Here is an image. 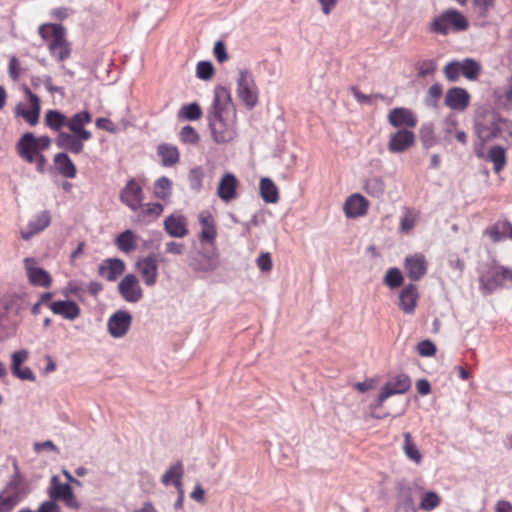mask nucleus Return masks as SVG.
<instances>
[{
    "instance_id": "f257e3e1",
    "label": "nucleus",
    "mask_w": 512,
    "mask_h": 512,
    "mask_svg": "<svg viewBox=\"0 0 512 512\" xmlns=\"http://www.w3.org/2000/svg\"><path fill=\"white\" fill-rule=\"evenodd\" d=\"M211 136L217 144H227L237 137V113L231 95L225 87H217L208 114Z\"/></svg>"
},
{
    "instance_id": "f03ea898",
    "label": "nucleus",
    "mask_w": 512,
    "mask_h": 512,
    "mask_svg": "<svg viewBox=\"0 0 512 512\" xmlns=\"http://www.w3.org/2000/svg\"><path fill=\"white\" fill-rule=\"evenodd\" d=\"M52 140L47 135L36 136L25 132L16 143L18 156L28 164H35L39 172H44L47 159L43 152L51 146Z\"/></svg>"
},
{
    "instance_id": "7ed1b4c3",
    "label": "nucleus",
    "mask_w": 512,
    "mask_h": 512,
    "mask_svg": "<svg viewBox=\"0 0 512 512\" xmlns=\"http://www.w3.org/2000/svg\"><path fill=\"white\" fill-rule=\"evenodd\" d=\"M468 27V20L462 13L455 9H449L433 19L430 30L437 34L447 35L450 31H465Z\"/></svg>"
},
{
    "instance_id": "20e7f679",
    "label": "nucleus",
    "mask_w": 512,
    "mask_h": 512,
    "mask_svg": "<svg viewBox=\"0 0 512 512\" xmlns=\"http://www.w3.org/2000/svg\"><path fill=\"white\" fill-rule=\"evenodd\" d=\"M411 387V379L406 374H397L391 377L382 387L378 395L376 404L372 405V417L382 419L388 416V413L383 415L376 413V410L384 405V402L392 395L406 393Z\"/></svg>"
},
{
    "instance_id": "39448f33",
    "label": "nucleus",
    "mask_w": 512,
    "mask_h": 512,
    "mask_svg": "<svg viewBox=\"0 0 512 512\" xmlns=\"http://www.w3.org/2000/svg\"><path fill=\"white\" fill-rule=\"evenodd\" d=\"M237 95L247 108L252 109L257 105L258 89L251 72L240 71L237 80Z\"/></svg>"
},
{
    "instance_id": "423d86ee",
    "label": "nucleus",
    "mask_w": 512,
    "mask_h": 512,
    "mask_svg": "<svg viewBox=\"0 0 512 512\" xmlns=\"http://www.w3.org/2000/svg\"><path fill=\"white\" fill-rule=\"evenodd\" d=\"M119 199L131 211L137 212L145 199L142 183L136 178H130L120 191Z\"/></svg>"
},
{
    "instance_id": "0eeeda50",
    "label": "nucleus",
    "mask_w": 512,
    "mask_h": 512,
    "mask_svg": "<svg viewBox=\"0 0 512 512\" xmlns=\"http://www.w3.org/2000/svg\"><path fill=\"white\" fill-rule=\"evenodd\" d=\"M25 93L29 99L30 105L18 103L15 107V117H21L30 126H35L39 122L41 102L39 97L32 93L30 88H25Z\"/></svg>"
},
{
    "instance_id": "6e6552de",
    "label": "nucleus",
    "mask_w": 512,
    "mask_h": 512,
    "mask_svg": "<svg viewBox=\"0 0 512 512\" xmlns=\"http://www.w3.org/2000/svg\"><path fill=\"white\" fill-rule=\"evenodd\" d=\"M481 285L489 292L504 284L506 281H512V270L492 265L483 272L479 279Z\"/></svg>"
},
{
    "instance_id": "1a4fd4ad",
    "label": "nucleus",
    "mask_w": 512,
    "mask_h": 512,
    "mask_svg": "<svg viewBox=\"0 0 512 512\" xmlns=\"http://www.w3.org/2000/svg\"><path fill=\"white\" fill-rule=\"evenodd\" d=\"M24 267L28 281L31 285L46 289L51 287L53 283L51 275L45 269L37 267V260L35 258H25Z\"/></svg>"
},
{
    "instance_id": "9d476101",
    "label": "nucleus",
    "mask_w": 512,
    "mask_h": 512,
    "mask_svg": "<svg viewBox=\"0 0 512 512\" xmlns=\"http://www.w3.org/2000/svg\"><path fill=\"white\" fill-rule=\"evenodd\" d=\"M118 292L129 303H136L143 297V290L134 274L125 275L118 284Z\"/></svg>"
},
{
    "instance_id": "9b49d317",
    "label": "nucleus",
    "mask_w": 512,
    "mask_h": 512,
    "mask_svg": "<svg viewBox=\"0 0 512 512\" xmlns=\"http://www.w3.org/2000/svg\"><path fill=\"white\" fill-rule=\"evenodd\" d=\"M416 135L409 129H398L389 137L387 144L388 150L391 153H402L415 145Z\"/></svg>"
},
{
    "instance_id": "f8f14e48",
    "label": "nucleus",
    "mask_w": 512,
    "mask_h": 512,
    "mask_svg": "<svg viewBox=\"0 0 512 512\" xmlns=\"http://www.w3.org/2000/svg\"><path fill=\"white\" fill-rule=\"evenodd\" d=\"M191 269L196 273H210L220 265L219 253L212 250L210 253H197L190 261Z\"/></svg>"
},
{
    "instance_id": "ddd939ff",
    "label": "nucleus",
    "mask_w": 512,
    "mask_h": 512,
    "mask_svg": "<svg viewBox=\"0 0 512 512\" xmlns=\"http://www.w3.org/2000/svg\"><path fill=\"white\" fill-rule=\"evenodd\" d=\"M500 118L495 114L489 115L487 118L476 123V132L480 141L488 142L500 136Z\"/></svg>"
},
{
    "instance_id": "4468645a",
    "label": "nucleus",
    "mask_w": 512,
    "mask_h": 512,
    "mask_svg": "<svg viewBox=\"0 0 512 512\" xmlns=\"http://www.w3.org/2000/svg\"><path fill=\"white\" fill-rule=\"evenodd\" d=\"M471 96L469 92L462 87H452L445 94V105L455 111L462 112L470 105Z\"/></svg>"
},
{
    "instance_id": "2eb2a0df",
    "label": "nucleus",
    "mask_w": 512,
    "mask_h": 512,
    "mask_svg": "<svg viewBox=\"0 0 512 512\" xmlns=\"http://www.w3.org/2000/svg\"><path fill=\"white\" fill-rule=\"evenodd\" d=\"M38 33L46 42L48 50L66 39V29L55 23H44L39 26Z\"/></svg>"
},
{
    "instance_id": "dca6fc26",
    "label": "nucleus",
    "mask_w": 512,
    "mask_h": 512,
    "mask_svg": "<svg viewBox=\"0 0 512 512\" xmlns=\"http://www.w3.org/2000/svg\"><path fill=\"white\" fill-rule=\"evenodd\" d=\"M132 323V316L128 311L119 310L115 312L108 320V331L116 338L124 336Z\"/></svg>"
},
{
    "instance_id": "f3484780",
    "label": "nucleus",
    "mask_w": 512,
    "mask_h": 512,
    "mask_svg": "<svg viewBox=\"0 0 512 512\" xmlns=\"http://www.w3.org/2000/svg\"><path fill=\"white\" fill-rule=\"evenodd\" d=\"M388 122L399 129H413L418 120L414 113L407 108H394L388 114Z\"/></svg>"
},
{
    "instance_id": "a211bd4d",
    "label": "nucleus",
    "mask_w": 512,
    "mask_h": 512,
    "mask_svg": "<svg viewBox=\"0 0 512 512\" xmlns=\"http://www.w3.org/2000/svg\"><path fill=\"white\" fill-rule=\"evenodd\" d=\"M404 268L411 280H420L427 272L425 256L421 253L407 256L404 262Z\"/></svg>"
},
{
    "instance_id": "6ab92c4d",
    "label": "nucleus",
    "mask_w": 512,
    "mask_h": 512,
    "mask_svg": "<svg viewBox=\"0 0 512 512\" xmlns=\"http://www.w3.org/2000/svg\"><path fill=\"white\" fill-rule=\"evenodd\" d=\"M48 308L53 314L69 321H74L81 315L79 305L71 300H57L53 303H48Z\"/></svg>"
},
{
    "instance_id": "aec40b11",
    "label": "nucleus",
    "mask_w": 512,
    "mask_h": 512,
    "mask_svg": "<svg viewBox=\"0 0 512 512\" xmlns=\"http://www.w3.org/2000/svg\"><path fill=\"white\" fill-rule=\"evenodd\" d=\"M92 120L91 114L88 111H82L74 114L71 118H67L66 126L69 128L72 134H76L82 139L90 140L92 134L90 131L85 129V126Z\"/></svg>"
},
{
    "instance_id": "412c9836",
    "label": "nucleus",
    "mask_w": 512,
    "mask_h": 512,
    "mask_svg": "<svg viewBox=\"0 0 512 512\" xmlns=\"http://www.w3.org/2000/svg\"><path fill=\"white\" fill-rule=\"evenodd\" d=\"M239 181L232 173H225L218 184L217 195L224 202L234 200L238 193Z\"/></svg>"
},
{
    "instance_id": "4be33fe9",
    "label": "nucleus",
    "mask_w": 512,
    "mask_h": 512,
    "mask_svg": "<svg viewBox=\"0 0 512 512\" xmlns=\"http://www.w3.org/2000/svg\"><path fill=\"white\" fill-rule=\"evenodd\" d=\"M368 208V200L358 193L350 195L344 203V212L348 218L362 217L367 214Z\"/></svg>"
},
{
    "instance_id": "5701e85b",
    "label": "nucleus",
    "mask_w": 512,
    "mask_h": 512,
    "mask_svg": "<svg viewBox=\"0 0 512 512\" xmlns=\"http://www.w3.org/2000/svg\"><path fill=\"white\" fill-rule=\"evenodd\" d=\"M125 263L118 258H108L99 265L98 274L107 281L113 282L125 271Z\"/></svg>"
},
{
    "instance_id": "b1692460",
    "label": "nucleus",
    "mask_w": 512,
    "mask_h": 512,
    "mask_svg": "<svg viewBox=\"0 0 512 512\" xmlns=\"http://www.w3.org/2000/svg\"><path fill=\"white\" fill-rule=\"evenodd\" d=\"M137 268L146 286H154L158 278V265L153 256H147L137 262Z\"/></svg>"
},
{
    "instance_id": "393cba45",
    "label": "nucleus",
    "mask_w": 512,
    "mask_h": 512,
    "mask_svg": "<svg viewBox=\"0 0 512 512\" xmlns=\"http://www.w3.org/2000/svg\"><path fill=\"white\" fill-rule=\"evenodd\" d=\"M164 229L172 237L183 238L189 233L187 220L181 214H171L164 220Z\"/></svg>"
},
{
    "instance_id": "a878e982",
    "label": "nucleus",
    "mask_w": 512,
    "mask_h": 512,
    "mask_svg": "<svg viewBox=\"0 0 512 512\" xmlns=\"http://www.w3.org/2000/svg\"><path fill=\"white\" fill-rule=\"evenodd\" d=\"M484 235L488 236L494 243H498L507 238L512 240V224L508 220H499L484 230Z\"/></svg>"
},
{
    "instance_id": "bb28decb",
    "label": "nucleus",
    "mask_w": 512,
    "mask_h": 512,
    "mask_svg": "<svg viewBox=\"0 0 512 512\" xmlns=\"http://www.w3.org/2000/svg\"><path fill=\"white\" fill-rule=\"evenodd\" d=\"M198 220L201 226L200 240L214 242L217 237V228L211 212L208 210L201 211Z\"/></svg>"
},
{
    "instance_id": "cd10ccee",
    "label": "nucleus",
    "mask_w": 512,
    "mask_h": 512,
    "mask_svg": "<svg viewBox=\"0 0 512 512\" xmlns=\"http://www.w3.org/2000/svg\"><path fill=\"white\" fill-rule=\"evenodd\" d=\"M419 293L416 285L408 284L400 292L399 307L406 314H412L417 306Z\"/></svg>"
},
{
    "instance_id": "c85d7f7f",
    "label": "nucleus",
    "mask_w": 512,
    "mask_h": 512,
    "mask_svg": "<svg viewBox=\"0 0 512 512\" xmlns=\"http://www.w3.org/2000/svg\"><path fill=\"white\" fill-rule=\"evenodd\" d=\"M88 139H82L76 134L59 132L56 138V144L59 148L65 149L73 154H79L83 151L84 142Z\"/></svg>"
},
{
    "instance_id": "c756f323",
    "label": "nucleus",
    "mask_w": 512,
    "mask_h": 512,
    "mask_svg": "<svg viewBox=\"0 0 512 512\" xmlns=\"http://www.w3.org/2000/svg\"><path fill=\"white\" fill-rule=\"evenodd\" d=\"M156 152L164 167H173L180 161V152L175 145L161 143L157 146Z\"/></svg>"
},
{
    "instance_id": "7c9ffc66",
    "label": "nucleus",
    "mask_w": 512,
    "mask_h": 512,
    "mask_svg": "<svg viewBox=\"0 0 512 512\" xmlns=\"http://www.w3.org/2000/svg\"><path fill=\"white\" fill-rule=\"evenodd\" d=\"M51 222V216L49 212L42 211L35 215L32 220H30L28 224L29 230L22 231V238L25 240L30 239L33 235L43 231L45 228L49 226Z\"/></svg>"
},
{
    "instance_id": "2f4dec72",
    "label": "nucleus",
    "mask_w": 512,
    "mask_h": 512,
    "mask_svg": "<svg viewBox=\"0 0 512 512\" xmlns=\"http://www.w3.org/2000/svg\"><path fill=\"white\" fill-rule=\"evenodd\" d=\"M164 207L160 203L150 202L143 204L142 207L136 212L137 221L139 223H147L157 219L163 212Z\"/></svg>"
},
{
    "instance_id": "473e14b6",
    "label": "nucleus",
    "mask_w": 512,
    "mask_h": 512,
    "mask_svg": "<svg viewBox=\"0 0 512 512\" xmlns=\"http://www.w3.org/2000/svg\"><path fill=\"white\" fill-rule=\"evenodd\" d=\"M54 164L57 171L65 178H75L76 166L66 153H57L54 156Z\"/></svg>"
},
{
    "instance_id": "72a5a7b5",
    "label": "nucleus",
    "mask_w": 512,
    "mask_h": 512,
    "mask_svg": "<svg viewBox=\"0 0 512 512\" xmlns=\"http://www.w3.org/2000/svg\"><path fill=\"white\" fill-rule=\"evenodd\" d=\"M72 491L73 489L68 483H61L58 476H52L48 488V494L52 500L55 502L57 500L63 501Z\"/></svg>"
},
{
    "instance_id": "f704fd0d",
    "label": "nucleus",
    "mask_w": 512,
    "mask_h": 512,
    "mask_svg": "<svg viewBox=\"0 0 512 512\" xmlns=\"http://www.w3.org/2000/svg\"><path fill=\"white\" fill-rule=\"evenodd\" d=\"M115 245L121 252L129 254L137 248V235L132 230H125L117 235Z\"/></svg>"
},
{
    "instance_id": "c9c22d12",
    "label": "nucleus",
    "mask_w": 512,
    "mask_h": 512,
    "mask_svg": "<svg viewBox=\"0 0 512 512\" xmlns=\"http://www.w3.org/2000/svg\"><path fill=\"white\" fill-rule=\"evenodd\" d=\"M260 196L265 203H276L279 200V191L270 178H261L259 183Z\"/></svg>"
},
{
    "instance_id": "e433bc0d",
    "label": "nucleus",
    "mask_w": 512,
    "mask_h": 512,
    "mask_svg": "<svg viewBox=\"0 0 512 512\" xmlns=\"http://www.w3.org/2000/svg\"><path fill=\"white\" fill-rule=\"evenodd\" d=\"M22 297L16 292H7L0 298V309L6 314H18L22 306Z\"/></svg>"
},
{
    "instance_id": "4c0bfd02",
    "label": "nucleus",
    "mask_w": 512,
    "mask_h": 512,
    "mask_svg": "<svg viewBox=\"0 0 512 512\" xmlns=\"http://www.w3.org/2000/svg\"><path fill=\"white\" fill-rule=\"evenodd\" d=\"M487 160L493 163L495 173L502 171L506 165V150L502 146H493L489 149Z\"/></svg>"
},
{
    "instance_id": "58836bf2",
    "label": "nucleus",
    "mask_w": 512,
    "mask_h": 512,
    "mask_svg": "<svg viewBox=\"0 0 512 512\" xmlns=\"http://www.w3.org/2000/svg\"><path fill=\"white\" fill-rule=\"evenodd\" d=\"M461 74L468 80L475 81L482 72L479 62L472 58H465L461 61Z\"/></svg>"
},
{
    "instance_id": "ea45409f",
    "label": "nucleus",
    "mask_w": 512,
    "mask_h": 512,
    "mask_svg": "<svg viewBox=\"0 0 512 512\" xmlns=\"http://www.w3.org/2000/svg\"><path fill=\"white\" fill-rule=\"evenodd\" d=\"M172 187V181L169 178L162 176L158 178L154 183V196L160 200L166 201L172 194Z\"/></svg>"
},
{
    "instance_id": "a19ab883",
    "label": "nucleus",
    "mask_w": 512,
    "mask_h": 512,
    "mask_svg": "<svg viewBox=\"0 0 512 512\" xmlns=\"http://www.w3.org/2000/svg\"><path fill=\"white\" fill-rule=\"evenodd\" d=\"M45 125L54 130L60 131L67 123V117L58 110H48L44 118Z\"/></svg>"
},
{
    "instance_id": "79ce46f5",
    "label": "nucleus",
    "mask_w": 512,
    "mask_h": 512,
    "mask_svg": "<svg viewBox=\"0 0 512 512\" xmlns=\"http://www.w3.org/2000/svg\"><path fill=\"white\" fill-rule=\"evenodd\" d=\"M365 192L375 198H380L385 192V182L380 176L368 178L364 184Z\"/></svg>"
},
{
    "instance_id": "37998d69",
    "label": "nucleus",
    "mask_w": 512,
    "mask_h": 512,
    "mask_svg": "<svg viewBox=\"0 0 512 512\" xmlns=\"http://www.w3.org/2000/svg\"><path fill=\"white\" fill-rule=\"evenodd\" d=\"M183 475V466L181 462L171 466L162 476V483L169 485L173 483L177 488L181 487V478Z\"/></svg>"
},
{
    "instance_id": "c03bdc74",
    "label": "nucleus",
    "mask_w": 512,
    "mask_h": 512,
    "mask_svg": "<svg viewBox=\"0 0 512 512\" xmlns=\"http://www.w3.org/2000/svg\"><path fill=\"white\" fill-rule=\"evenodd\" d=\"M21 499L22 496L17 491L7 492L3 490L0 494V512H11Z\"/></svg>"
},
{
    "instance_id": "a18cd8bd",
    "label": "nucleus",
    "mask_w": 512,
    "mask_h": 512,
    "mask_svg": "<svg viewBox=\"0 0 512 512\" xmlns=\"http://www.w3.org/2000/svg\"><path fill=\"white\" fill-rule=\"evenodd\" d=\"M50 55L57 61L63 62L70 58L72 53L71 43L66 39L49 50Z\"/></svg>"
},
{
    "instance_id": "49530a36",
    "label": "nucleus",
    "mask_w": 512,
    "mask_h": 512,
    "mask_svg": "<svg viewBox=\"0 0 512 512\" xmlns=\"http://www.w3.org/2000/svg\"><path fill=\"white\" fill-rule=\"evenodd\" d=\"M202 109L197 103L183 105L179 112L178 118L182 120L196 121L202 117Z\"/></svg>"
},
{
    "instance_id": "de8ad7c7",
    "label": "nucleus",
    "mask_w": 512,
    "mask_h": 512,
    "mask_svg": "<svg viewBox=\"0 0 512 512\" xmlns=\"http://www.w3.org/2000/svg\"><path fill=\"white\" fill-rule=\"evenodd\" d=\"M404 444H403V450L406 456L414 461L415 463L419 464L422 460V455L419 452L418 448L416 447L415 443L412 440L411 434L409 432L404 433Z\"/></svg>"
},
{
    "instance_id": "09e8293b",
    "label": "nucleus",
    "mask_w": 512,
    "mask_h": 512,
    "mask_svg": "<svg viewBox=\"0 0 512 512\" xmlns=\"http://www.w3.org/2000/svg\"><path fill=\"white\" fill-rule=\"evenodd\" d=\"M418 218V211L412 208H406L400 221V230L402 232L409 233L414 228Z\"/></svg>"
},
{
    "instance_id": "8fccbe9b",
    "label": "nucleus",
    "mask_w": 512,
    "mask_h": 512,
    "mask_svg": "<svg viewBox=\"0 0 512 512\" xmlns=\"http://www.w3.org/2000/svg\"><path fill=\"white\" fill-rule=\"evenodd\" d=\"M14 474L10 481L6 485L5 489L7 492H18L23 497L24 494V479L19 471L18 464L14 462Z\"/></svg>"
},
{
    "instance_id": "3c124183",
    "label": "nucleus",
    "mask_w": 512,
    "mask_h": 512,
    "mask_svg": "<svg viewBox=\"0 0 512 512\" xmlns=\"http://www.w3.org/2000/svg\"><path fill=\"white\" fill-rule=\"evenodd\" d=\"M443 94V87L440 83H434L431 85L427 91L425 97V104L433 109L438 108L439 100Z\"/></svg>"
},
{
    "instance_id": "603ef678",
    "label": "nucleus",
    "mask_w": 512,
    "mask_h": 512,
    "mask_svg": "<svg viewBox=\"0 0 512 512\" xmlns=\"http://www.w3.org/2000/svg\"><path fill=\"white\" fill-rule=\"evenodd\" d=\"M441 503V497L434 491L425 492L419 503V509L423 511H432Z\"/></svg>"
},
{
    "instance_id": "864d4df0",
    "label": "nucleus",
    "mask_w": 512,
    "mask_h": 512,
    "mask_svg": "<svg viewBox=\"0 0 512 512\" xmlns=\"http://www.w3.org/2000/svg\"><path fill=\"white\" fill-rule=\"evenodd\" d=\"M179 139L183 144L195 145L200 141V135L194 127L186 125L180 130Z\"/></svg>"
},
{
    "instance_id": "5fc2aeb1",
    "label": "nucleus",
    "mask_w": 512,
    "mask_h": 512,
    "mask_svg": "<svg viewBox=\"0 0 512 512\" xmlns=\"http://www.w3.org/2000/svg\"><path fill=\"white\" fill-rule=\"evenodd\" d=\"M204 171L202 167H194L190 169L188 173V181L190 188L196 192H199L203 187Z\"/></svg>"
},
{
    "instance_id": "6e6d98bb",
    "label": "nucleus",
    "mask_w": 512,
    "mask_h": 512,
    "mask_svg": "<svg viewBox=\"0 0 512 512\" xmlns=\"http://www.w3.org/2000/svg\"><path fill=\"white\" fill-rule=\"evenodd\" d=\"M403 275L398 268H390L385 275L384 283L391 289L399 287L403 283Z\"/></svg>"
},
{
    "instance_id": "4d7b16f0",
    "label": "nucleus",
    "mask_w": 512,
    "mask_h": 512,
    "mask_svg": "<svg viewBox=\"0 0 512 512\" xmlns=\"http://www.w3.org/2000/svg\"><path fill=\"white\" fill-rule=\"evenodd\" d=\"M461 61H451L443 69L446 79L450 82H456L461 74Z\"/></svg>"
},
{
    "instance_id": "13d9d810",
    "label": "nucleus",
    "mask_w": 512,
    "mask_h": 512,
    "mask_svg": "<svg viewBox=\"0 0 512 512\" xmlns=\"http://www.w3.org/2000/svg\"><path fill=\"white\" fill-rule=\"evenodd\" d=\"M215 70L211 62L200 61L196 67V75L201 80H210L214 76Z\"/></svg>"
},
{
    "instance_id": "bf43d9fd",
    "label": "nucleus",
    "mask_w": 512,
    "mask_h": 512,
    "mask_svg": "<svg viewBox=\"0 0 512 512\" xmlns=\"http://www.w3.org/2000/svg\"><path fill=\"white\" fill-rule=\"evenodd\" d=\"M418 76L426 77L436 70V62L434 60H424L416 65Z\"/></svg>"
},
{
    "instance_id": "052dcab7",
    "label": "nucleus",
    "mask_w": 512,
    "mask_h": 512,
    "mask_svg": "<svg viewBox=\"0 0 512 512\" xmlns=\"http://www.w3.org/2000/svg\"><path fill=\"white\" fill-rule=\"evenodd\" d=\"M417 350L422 357H431L436 354V346L430 340L421 341L417 345Z\"/></svg>"
},
{
    "instance_id": "680f3d73",
    "label": "nucleus",
    "mask_w": 512,
    "mask_h": 512,
    "mask_svg": "<svg viewBox=\"0 0 512 512\" xmlns=\"http://www.w3.org/2000/svg\"><path fill=\"white\" fill-rule=\"evenodd\" d=\"M258 268L262 272H269L272 269V259L268 252H262L256 260Z\"/></svg>"
},
{
    "instance_id": "e2e57ef3",
    "label": "nucleus",
    "mask_w": 512,
    "mask_h": 512,
    "mask_svg": "<svg viewBox=\"0 0 512 512\" xmlns=\"http://www.w3.org/2000/svg\"><path fill=\"white\" fill-rule=\"evenodd\" d=\"M28 357V353L25 350L17 351L12 354V365L11 370H18L21 367L22 363L26 361Z\"/></svg>"
},
{
    "instance_id": "0e129e2a",
    "label": "nucleus",
    "mask_w": 512,
    "mask_h": 512,
    "mask_svg": "<svg viewBox=\"0 0 512 512\" xmlns=\"http://www.w3.org/2000/svg\"><path fill=\"white\" fill-rule=\"evenodd\" d=\"M12 374L21 380L34 381L36 379L35 374L29 367H20L16 371L13 370Z\"/></svg>"
},
{
    "instance_id": "69168bd1",
    "label": "nucleus",
    "mask_w": 512,
    "mask_h": 512,
    "mask_svg": "<svg viewBox=\"0 0 512 512\" xmlns=\"http://www.w3.org/2000/svg\"><path fill=\"white\" fill-rule=\"evenodd\" d=\"M214 55H215L216 59H217L220 63H223V62H225V61L228 59V55H227V52H226V47H225L224 42H222V41H217V42L215 43V46H214Z\"/></svg>"
},
{
    "instance_id": "338daca9",
    "label": "nucleus",
    "mask_w": 512,
    "mask_h": 512,
    "mask_svg": "<svg viewBox=\"0 0 512 512\" xmlns=\"http://www.w3.org/2000/svg\"><path fill=\"white\" fill-rule=\"evenodd\" d=\"M37 512H61L60 507L54 500L43 502Z\"/></svg>"
},
{
    "instance_id": "774afa93",
    "label": "nucleus",
    "mask_w": 512,
    "mask_h": 512,
    "mask_svg": "<svg viewBox=\"0 0 512 512\" xmlns=\"http://www.w3.org/2000/svg\"><path fill=\"white\" fill-rule=\"evenodd\" d=\"M505 107L512 108V75L507 79V85L504 92Z\"/></svg>"
}]
</instances>
